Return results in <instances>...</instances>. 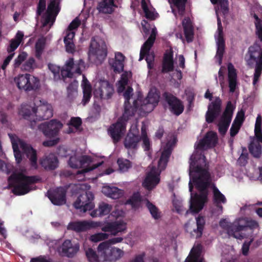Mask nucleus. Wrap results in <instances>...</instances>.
Instances as JSON below:
<instances>
[{"mask_svg":"<svg viewBox=\"0 0 262 262\" xmlns=\"http://www.w3.org/2000/svg\"><path fill=\"white\" fill-rule=\"evenodd\" d=\"M205 159V156L198 151L193 152L190 158V180L194 184L196 189L200 192V194L192 193L193 186L190 181L189 189L191 192V199L189 209L192 213L199 212L208 201L209 193L208 188L210 185V174L207 169L199 165V161L202 160L204 161Z\"/></svg>","mask_w":262,"mask_h":262,"instance_id":"1","label":"nucleus"},{"mask_svg":"<svg viewBox=\"0 0 262 262\" xmlns=\"http://www.w3.org/2000/svg\"><path fill=\"white\" fill-rule=\"evenodd\" d=\"M171 151V146L167 143L158 161V168L152 166L150 171L146 173L142 183L143 186L145 189L149 191L151 190L159 183L160 172L166 168Z\"/></svg>","mask_w":262,"mask_h":262,"instance_id":"2","label":"nucleus"},{"mask_svg":"<svg viewBox=\"0 0 262 262\" xmlns=\"http://www.w3.org/2000/svg\"><path fill=\"white\" fill-rule=\"evenodd\" d=\"M10 139L12 148L14 152V155L16 162L17 164L21 162L22 154L19 149V146L29 159L31 167L34 169L38 168L37 152L31 145L27 144L23 140L19 139L17 136L14 134H8Z\"/></svg>","mask_w":262,"mask_h":262,"instance_id":"3","label":"nucleus"},{"mask_svg":"<svg viewBox=\"0 0 262 262\" xmlns=\"http://www.w3.org/2000/svg\"><path fill=\"white\" fill-rule=\"evenodd\" d=\"M39 181L38 176H27L23 173H13L8 178V182L13 187V193L17 195H24L31 190V185Z\"/></svg>","mask_w":262,"mask_h":262,"instance_id":"4","label":"nucleus"},{"mask_svg":"<svg viewBox=\"0 0 262 262\" xmlns=\"http://www.w3.org/2000/svg\"><path fill=\"white\" fill-rule=\"evenodd\" d=\"M249 58L247 60V64L252 67L255 62L253 84L255 85L258 81L262 73V48L257 43L249 48Z\"/></svg>","mask_w":262,"mask_h":262,"instance_id":"5","label":"nucleus"},{"mask_svg":"<svg viewBox=\"0 0 262 262\" xmlns=\"http://www.w3.org/2000/svg\"><path fill=\"white\" fill-rule=\"evenodd\" d=\"M99 256L103 259L104 261H116L121 258L124 252L121 249L110 246L108 242L101 243L97 247Z\"/></svg>","mask_w":262,"mask_h":262,"instance_id":"6","label":"nucleus"},{"mask_svg":"<svg viewBox=\"0 0 262 262\" xmlns=\"http://www.w3.org/2000/svg\"><path fill=\"white\" fill-rule=\"evenodd\" d=\"M14 81L19 89L25 91L36 90L40 84L39 79L29 74L19 75Z\"/></svg>","mask_w":262,"mask_h":262,"instance_id":"7","label":"nucleus"},{"mask_svg":"<svg viewBox=\"0 0 262 262\" xmlns=\"http://www.w3.org/2000/svg\"><path fill=\"white\" fill-rule=\"evenodd\" d=\"M94 196L91 191H86L79 195L73 206L81 212L84 213L88 210H91L94 207L93 200Z\"/></svg>","mask_w":262,"mask_h":262,"instance_id":"8","label":"nucleus"},{"mask_svg":"<svg viewBox=\"0 0 262 262\" xmlns=\"http://www.w3.org/2000/svg\"><path fill=\"white\" fill-rule=\"evenodd\" d=\"M164 100L167 103L170 112L176 116L180 115L184 111V106L182 101L170 92L162 94Z\"/></svg>","mask_w":262,"mask_h":262,"instance_id":"9","label":"nucleus"},{"mask_svg":"<svg viewBox=\"0 0 262 262\" xmlns=\"http://www.w3.org/2000/svg\"><path fill=\"white\" fill-rule=\"evenodd\" d=\"M63 126L62 123L57 120L52 119L45 122L38 126V129L47 138H53L58 135L59 132Z\"/></svg>","mask_w":262,"mask_h":262,"instance_id":"10","label":"nucleus"},{"mask_svg":"<svg viewBox=\"0 0 262 262\" xmlns=\"http://www.w3.org/2000/svg\"><path fill=\"white\" fill-rule=\"evenodd\" d=\"M107 47L105 41L100 38L92 39L89 49V54L96 56L100 60H104L107 56Z\"/></svg>","mask_w":262,"mask_h":262,"instance_id":"11","label":"nucleus"},{"mask_svg":"<svg viewBox=\"0 0 262 262\" xmlns=\"http://www.w3.org/2000/svg\"><path fill=\"white\" fill-rule=\"evenodd\" d=\"M141 140L138 129L136 127L131 128L124 138L123 144L127 149L137 150L139 147Z\"/></svg>","mask_w":262,"mask_h":262,"instance_id":"12","label":"nucleus"},{"mask_svg":"<svg viewBox=\"0 0 262 262\" xmlns=\"http://www.w3.org/2000/svg\"><path fill=\"white\" fill-rule=\"evenodd\" d=\"M247 224V217H240L236 219L230 226L228 234L237 239H243L245 235L240 232L246 229Z\"/></svg>","mask_w":262,"mask_h":262,"instance_id":"13","label":"nucleus"},{"mask_svg":"<svg viewBox=\"0 0 262 262\" xmlns=\"http://www.w3.org/2000/svg\"><path fill=\"white\" fill-rule=\"evenodd\" d=\"M133 89L131 87H128L126 90L123 94L125 98V102L124 104V112L123 116L127 118L130 116H133L135 115L139 106V100H134L133 101V105L130 104L129 100L130 97L132 96Z\"/></svg>","mask_w":262,"mask_h":262,"instance_id":"14","label":"nucleus"},{"mask_svg":"<svg viewBox=\"0 0 262 262\" xmlns=\"http://www.w3.org/2000/svg\"><path fill=\"white\" fill-rule=\"evenodd\" d=\"M222 100L219 97H216L208 106V110L205 115L206 121L211 123L220 115L222 110Z\"/></svg>","mask_w":262,"mask_h":262,"instance_id":"15","label":"nucleus"},{"mask_svg":"<svg viewBox=\"0 0 262 262\" xmlns=\"http://www.w3.org/2000/svg\"><path fill=\"white\" fill-rule=\"evenodd\" d=\"M218 36L216 40L217 51L215 57L221 64L225 52V41L223 36V28L222 26L221 17H217Z\"/></svg>","mask_w":262,"mask_h":262,"instance_id":"16","label":"nucleus"},{"mask_svg":"<svg viewBox=\"0 0 262 262\" xmlns=\"http://www.w3.org/2000/svg\"><path fill=\"white\" fill-rule=\"evenodd\" d=\"M217 141V134L212 131L208 132L204 137L199 141L196 149L203 150L205 147L209 148H213L216 146Z\"/></svg>","mask_w":262,"mask_h":262,"instance_id":"17","label":"nucleus"},{"mask_svg":"<svg viewBox=\"0 0 262 262\" xmlns=\"http://www.w3.org/2000/svg\"><path fill=\"white\" fill-rule=\"evenodd\" d=\"M125 129V123L123 122L118 121L110 127L108 132L113 142L116 143L120 141Z\"/></svg>","mask_w":262,"mask_h":262,"instance_id":"18","label":"nucleus"},{"mask_svg":"<svg viewBox=\"0 0 262 262\" xmlns=\"http://www.w3.org/2000/svg\"><path fill=\"white\" fill-rule=\"evenodd\" d=\"M39 164L46 170H53L58 167V159L55 154L45 155L39 160Z\"/></svg>","mask_w":262,"mask_h":262,"instance_id":"19","label":"nucleus"},{"mask_svg":"<svg viewBox=\"0 0 262 262\" xmlns=\"http://www.w3.org/2000/svg\"><path fill=\"white\" fill-rule=\"evenodd\" d=\"M79 243L73 244L71 240L66 239L60 247L61 254L69 258L73 257L79 250Z\"/></svg>","mask_w":262,"mask_h":262,"instance_id":"20","label":"nucleus"},{"mask_svg":"<svg viewBox=\"0 0 262 262\" xmlns=\"http://www.w3.org/2000/svg\"><path fill=\"white\" fill-rule=\"evenodd\" d=\"M174 70L173 51L171 48L164 54L162 62V73H167Z\"/></svg>","mask_w":262,"mask_h":262,"instance_id":"21","label":"nucleus"},{"mask_svg":"<svg viewBox=\"0 0 262 262\" xmlns=\"http://www.w3.org/2000/svg\"><path fill=\"white\" fill-rule=\"evenodd\" d=\"M52 106L47 103H43L36 107L35 120H48L53 116Z\"/></svg>","mask_w":262,"mask_h":262,"instance_id":"22","label":"nucleus"},{"mask_svg":"<svg viewBox=\"0 0 262 262\" xmlns=\"http://www.w3.org/2000/svg\"><path fill=\"white\" fill-rule=\"evenodd\" d=\"M92 162V158L89 156H77L74 155L71 156L68 161L69 166L72 168L78 169L83 167L86 164Z\"/></svg>","mask_w":262,"mask_h":262,"instance_id":"23","label":"nucleus"},{"mask_svg":"<svg viewBox=\"0 0 262 262\" xmlns=\"http://www.w3.org/2000/svg\"><path fill=\"white\" fill-rule=\"evenodd\" d=\"M48 198L55 205L60 206L66 203V191L62 187L57 188L49 194Z\"/></svg>","mask_w":262,"mask_h":262,"instance_id":"24","label":"nucleus"},{"mask_svg":"<svg viewBox=\"0 0 262 262\" xmlns=\"http://www.w3.org/2000/svg\"><path fill=\"white\" fill-rule=\"evenodd\" d=\"M126 229V224L123 221H116L108 223L102 228L104 232H110L112 235H116L119 232H122Z\"/></svg>","mask_w":262,"mask_h":262,"instance_id":"25","label":"nucleus"},{"mask_svg":"<svg viewBox=\"0 0 262 262\" xmlns=\"http://www.w3.org/2000/svg\"><path fill=\"white\" fill-rule=\"evenodd\" d=\"M182 24L186 40L188 43L191 42L194 38V29L190 17H184Z\"/></svg>","mask_w":262,"mask_h":262,"instance_id":"26","label":"nucleus"},{"mask_svg":"<svg viewBox=\"0 0 262 262\" xmlns=\"http://www.w3.org/2000/svg\"><path fill=\"white\" fill-rule=\"evenodd\" d=\"M203 249V246L201 243L194 245L185 262H205L204 258L201 257Z\"/></svg>","mask_w":262,"mask_h":262,"instance_id":"27","label":"nucleus"},{"mask_svg":"<svg viewBox=\"0 0 262 262\" xmlns=\"http://www.w3.org/2000/svg\"><path fill=\"white\" fill-rule=\"evenodd\" d=\"M262 141L259 140L255 136L250 137V143L248 146L250 153L253 157L258 158L261 155Z\"/></svg>","mask_w":262,"mask_h":262,"instance_id":"28","label":"nucleus"},{"mask_svg":"<svg viewBox=\"0 0 262 262\" xmlns=\"http://www.w3.org/2000/svg\"><path fill=\"white\" fill-rule=\"evenodd\" d=\"M81 86L83 91V98L81 103L83 105H85L92 97V88L90 82L84 75L83 76Z\"/></svg>","mask_w":262,"mask_h":262,"instance_id":"29","label":"nucleus"},{"mask_svg":"<svg viewBox=\"0 0 262 262\" xmlns=\"http://www.w3.org/2000/svg\"><path fill=\"white\" fill-rule=\"evenodd\" d=\"M96 92L101 99H109L114 93V89L112 85L106 82L102 83Z\"/></svg>","mask_w":262,"mask_h":262,"instance_id":"30","label":"nucleus"},{"mask_svg":"<svg viewBox=\"0 0 262 262\" xmlns=\"http://www.w3.org/2000/svg\"><path fill=\"white\" fill-rule=\"evenodd\" d=\"M228 70L229 91L230 92L233 93L235 92L237 84V73L235 69L231 63H229L228 66Z\"/></svg>","mask_w":262,"mask_h":262,"instance_id":"31","label":"nucleus"},{"mask_svg":"<svg viewBox=\"0 0 262 262\" xmlns=\"http://www.w3.org/2000/svg\"><path fill=\"white\" fill-rule=\"evenodd\" d=\"M195 219L196 228L194 229L193 231L190 232V235L191 237L199 238L202 236L206 222L204 217L200 215H198Z\"/></svg>","mask_w":262,"mask_h":262,"instance_id":"32","label":"nucleus"},{"mask_svg":"<svg viewBox=\"0 0 262 262\" xmlns=\"http://www.w3.org/2000/svg\"><path fill=\"white\" fill-rule=\"evenodd\" d=\"M235 106L230 101L227 102L225 109L221 117L220 122L230 124Z\"/></svg>","mask_w":262,"mask_h":262,"instance_id":"33","label":"nucleus"},{"mask_svg":"<svg viewBox=\"0 0 262 262\" xmlns=\"http://www.w3.org/2000/svg\"><path fill=\"white\" fill-rule=\"evenodd\" d=\"M19 113L25 119L35 120L36 107L28 104H22Z\"/></svg>","mask_w":262,"mask_h":262,"instance_id":"34","label":"nucleus"},{"mask_svg":"<svg viewBox=\"0 0 262 262\" xmlns=\"http://www.w3.org/2000/svg\"><path fill=\"white\" fill-rule=\"evenodd\" d=\"M91 227L90 224L86 221L71 222L67 226V229L76 232L85 231Z\"/></svg>","mask_w":262,"mask_h":262,"instance_id":"35","label":"nucleus"},{"mask_svg":"<svg viewBox=\"0 0 262 262\" xmlns=\"http://www.w3.org/2000/svg\"><path fill=\"white\" fill-rule=\"evenodd\" d=\"M112 208V205L104 202H101L98 208L93 210L90 213L93 217L102 216L108 214Z\"/></svg>","mask_w":262,"mask_h":262,"instance_id":"36","label":"nucleus"},{"mask_svg":"<svg viewBox=\"0 0 262 262\" xmlns=\"http://www.w3.org/2000/svg\"><path fill=\"white\" fill-rule=\"evenodd\" d=\"M102 192L107 196L113 199H119L124 194L123 190L116 187H104L102 189Z\"/></svg>","mask_w":262,"mask_h":262,"instance_id":"37","label":"nucleus"},{"mask_svg":"<svg viewBox=\"0 0 262 262\" xmlns=\"http://www.w3.org/2000/svg\"><path fill=\"white\" fill-rule=\"evenodd\" d=\"M173 4L172 8V12L174 15H184L185 14L186 5L187 0H169Z\"/></svg>","mask_w":262,"mask_h":262,"instance_id":"38","label":"nucleus"},{"mask_svg":"<svg viewBox=\"0 0 262 262\" xmlns=\"http://www.w3.org/2000/svg\"><path fill=\"white\" fill-rule=\"evenodd\" d=\"M24 33L21 31H18L15 37L10 41V44L7 48L8 53H14V51L18 48L23 40Z\"/></svg>","mask_w":262,"mask_h":262,"instance_id":"39","label":"nucleus"},{"mask_svg":"<svg viewBox=\"0 0 262 262\" xmlns=\"http://www.w3.org/2000/svg\"><path fill=\"white\" fill-rule=\"evenodd\" d=\"M114 7V0H102L99 3L97 9L100 13L111 14L113 11Z\"/></svg>","mask_w":262,"mask_h":262,"instance_id":"40","label":"nucleus"},{"mask_svg":"<svg viewBox=\"0 0 262 262\" xmlns=\"http://www.w3.org/2000/svg\"><path fill=\"white\" fill-rule=\"evenodd\" d=\"M74 64V59L72 58H70L67 61L65 65L60 69V77L61 76L62 79L66 78H72L73 74L71 72Z\"/></svg>","mask_w":262,"mask_h":262,"instance_id":"41","label":"nucleus"},{"mask_svg":"<svg viewBox=\"0 0 262 262\" xmlns=\"http://www.w3.org/2000/svg\"><path fill=\"white\" fill-rule=\"evenodd\" d=\"M159 102V97L156 94L149 93L144 100V104H141L142 109L144 106H147L149 107V112L153 110L154 107L158 104Z\"/></svg>","mask_w":262,"mask_h":262,"instance_id":"42","label":"nucleus"},{"mask_svg":"<svg viewBox=\"0 0 262 262\" xmlns=\"http://www.w3.org/2000/svg\"><path fill=\"white\" fill-rule=\"evenodd\" d=\"M60 11L58 0H50L47 12V16H56Z\"/></svg>","mask_w":262,"mask_h":262,"instance_id":"43","label":"nucleus"},{"mask_svg":"<svg viewBox=\"0 0 262 262\" xmlns=\"http://www.w3.org/2000/svg\"><path fill=\"white\" fill-rule=\"evenodd\" d=\"M141 201L142 196L140 194L139 192H135L126 201V204L130 205L133 208H137Z\"/></svg>","mask_w":262,"mask_h":262,"instance_id":"44","label":"nucleus"},{"mask_svg":"<svg viewBox=\"0 0 262 262\" xmlns=\"http://www.w3.org/2000/svg\"><path fill=\"white\" fill-rule=\"evenodd\" d=\"M146 207L154 219L158 220L160 218L161 212L159 211V209L148 199L146 200Z\"/></svg>","mask_w":262,"mask_h":262,"instance_id":"45","label":"nucleus"},{"mask_svg":"<svg viewBox=\"0 0 262 262\" xmlns=\"http://www.w3.org/2000/svg\"><path fill=\"white\" fill-rule=\"evenodd\" d=\"M77 82L75 81L70 83L67 87V97L72 101L77 95Z\"/></svg>","mask_w":262,"mask_h":262,"instance_id":"46","label":"nucleus"},{"mask_svg":"<svg viewBox=\"0 0 262 262\" xmlns=\"http://www.w3.org/2000/svg\"><path fill=\"white\" fill-rule=\"evenodd\" d=\"M213 194L214 204H219V203L225 204L226 203L227 200L225 195L215 186L213 188Z\"/></svg>","mask_w":262,"mask_h":262,"instance_id":"47","label":"nucleus"},{"mask_svg":"<svg viewBox=\"0 0 262 262\" xmlns=\"http://www.w3.org/2000/svg\"><path fill=\"white\" fill-rule=\"evenodd\" d=\"M261 124L262 117L260 114H258L255 123L254 134L255 137L260 141H262Z\"/></svg>","mask_w":262,"mask_h":262,"instance_id":"48","label":"nucleus"},{"mask_svg":"<svg viewBox=\"0 0 262 262\" xmlns=\"http://www.w3.org/2000/svg\"><path fill=\"white\" fill-rule=\"evenodd\" d=\"M217 2L219 3L220 8L216 10V15L218 16L227 14L229 11L228 0H216V3Z\"/></svg>","mask_w":262,"mask_h":262,"instance_id":"49","label":"nucleus"},{"mask_svg":"<svg viewBox=\"0 0 262 262\" xmlns=\"http://www.w3.org/2000/svg\"><path fill=\"white\" fill-rule=\"evenodd\" d=\"M141 7L145 13V16H156L158 14L155 8L151 6H147L145 0L141 1Z\"/></svg>","mask_w":262,"mask_h":262,"instance_id":"50","label":"nucleus"},{"mask_svg":"<svg viewBox=\"0 0 262 262\" xmlns=\"http://www.w3.org/2000/svg\"><path fill=\"white\" fill-rule=\"evenodd\" d=\"M45 46V42L43 40L38 39L35 43V56L40 60Z\"/></svg>","mask_w":262,"mask_h":262,"instance_id":"51","label":"nucleus"},{"mask_svg":"<svg viewBox=\"0 0 262 262\" xmlns=\"http://www.w3.org/2000/svg\"><path fill=\"white\" fill-rule=\"evenodd\" d=\"M35 67V60L33 57H30L21 65V69L23 71L31 72Z\"/></svg>","mask_w":262,"mask_h":262,"instance_id":"52","label":"nucleus"},{"mask_svg":"<svg viewBox=\"0 0 262 262\" xmlns=\"http://www.w3.org/2000/svg\"><path fill=\"white\" fill-rule=\"evenodd\" d=\"M85 255L89 262H99L98 256L92 248L84 249Z\"/></svg>","mask_w":262,"mask_h":262,"instance_id":"53","label":"nucleus"},{"mask_svg":"<svg viewBox=\"0 0 262 262\" xmlns=\"http://www.w3.org/2000/svg\"><path fill=\"white\" fill-rule=\"evenodd\" d=\"M28 57V54L26 52L20 53L17 57L15 59L13 64L14 69L18 68L21 66L23 62H25Z\"/></svg>","mask_w":262,"mask_h":262,"instance_id":"54","label":"nucleus"},{"mask_svg":"<svg viewBox=\"0 0 262 262\" xmlns=\"http://www.w3.org/2000/svg\"><path fill=\"white\" fill-rule=\"evenodd\" d=\"M119 169L122 171H126L132 167L130 161L127 159L119 158L117 160Z\"/></svg>","mask_w":262,"mask_h":262,"instance_id":"55","label":"nucleus"},{"mask_svg":"<svg viewBox=\"0 0 262 262\" xmlns=\"http://www.w3.org/2000/svg\"><path fill=\"white\" fill-rule=\"evenodd\" d=\"M256 34L260 42H262V17H254Z\"/></svg>","mask_w":262,"mask_h":262,"instance_id":"56","label":"nucleus"},{"mask_svg":"<svg viewBox=\"0 0 262 262\" xmlns=\"http://www.w3.org/2000/svg\"><path fill=\"white\" fill-rule=\"evenodd\" d=\"M109 63L116 73H120L123 70L124 63L112 59L110 60Z\"/></svg>","mask_w":262,"mask_h":262,"instance_id":"57","label":"nucleus"},{"mask_svg":"<svg viewBox=\"0 0 262 262\" xmlns=\"http://www.w3.org/2000/svg\"><path fill=\"white\" fill-rule=\"evenodd\" d=\"M245 120V113L244 111H241L238 112L236 114L235 118L234 119L232 123L239 126H242Z\"/></svg>","mask_w":262,"mask_h":262,"instance_id":"58","label":"nucleus"},{"mask_svg":"<svg viewBox=\"0 0 262 262\" xmlns=\"http://www.w3.org/2000/svg\"><path fill=\"white\" fill-rule=\"evenodd\" d=\"M255 209L257 214L262 217V208H256L255 205H245L241 208V211L242 212L246 211L247 210Z\"/></svg>","mask_w":262,"mask_h":262,"instance_id":"59","label":"nucleus"},{"mask_svg":"<svg viewBox=\"0 0 262 262\" xmlns=\"http://www.w3.org/2000/svg\"><path fill=\"white\" fill-rule=\"evenodd\" d=\"M108 234L105 233H98L92 235L91 237V239L94 242H98L108 238Z\"/></svg>","mask_w":262,"mask_h":262,"instance_id":"60","label":"nucleus"},{"mask_svg":"<svg viewBox=\"0 0 262 262\" xmlns=\"http://www.w3.org/2000/svg\"><path fill=\"white\" fill-rule=\"evenodd\" d=\"M49 69L54 74L55 79H60V68L59 66L54 64L49 63L48 64Z\"/></svg>","mask_w":262,"mask_h":262,"instance_id":"61","label":"nucleus"},{"mask_svg":"<svg viewBox=\"0 0 262 262\" xmlns=\"http://www.w3.org/2000/svg\"><path fill=\"white\" fill-rule=\"evenodd\" d=\"M155 41L148 38V39L142 46L141 50L146 52V53H149V51L151 47H152Z\"/></svg>","mask_w":262,"mask_h":262,"instance_id":"62","label":"nucleus"},{"mask_svg":"<svg viewBox=\"0 0 262 262\" xmlns=\"http://www.w3.org/2000/svg\"><path fill=\"white\" fill-rule=\"evenodd\" d=\"M80 24L81 20L79 19V17H75V18L70 24L67 29L70 31H73L77 29Z\"/></svg>","mask_w":262,"mask_h":262,"instance_id":"63","label":"nucleus"},{"mask_svg":"<svg viewBox=\"0 0 262 262\" xmlns=\"http://www.w3.org/2000/svg\"><path fill=\"white\" fill-rule=\"evenodd\" d=\"M82 124L81 119L79 117H72L70 122V125L78 129Z\"/></svg>","mask_w":262,"mask_h":262,"instance_id":"64","label":"nucleus"}]
</instances>
